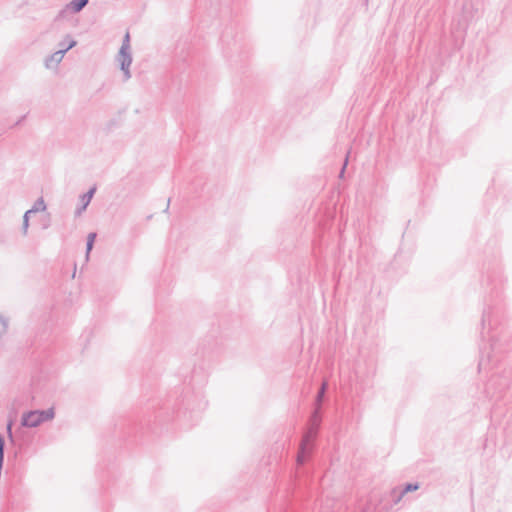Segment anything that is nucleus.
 I'll list each match as a JSON object with an SVG mask.
<instances>
[{"label": "nucleus", "instance_id": "obj_1", "mask_svg": "<svg viewBox=\"0 0 512 512\" xmlns=\"http://www.w3.org/2000/svg\"><path fill=\"white\" fill-rule=\"evenodd\" d=\"M320 423V408L315 407V410L313 411L309 420V427L307 431L304 433L299 447V452L297 455V464L299 466L305 463L307 456L310 454L312 450L313 441L317 436Z\"/></svg>", "mask_w": 512, "mask_h": 512}, {"label": "nucleus", "instance_id": "obj_2", "mask_svg": "<svg viewBox=\"0 0 512 512\" xmlns=\"http://www.w3.org/2000/svg\"><path fill=\"white\" fill-rule=\"evenodd\" d=\"M54 415V410L52 408L46 410L28 411L23 413L21 418V425L29 428L38 427L45 421L52 420Z\"/></svg>", "mask_w": 512, "mask_h": 512}, {"label": "nucleus", "instance_id": "obj_3", "mask_svg": "<svg viewBox=\"0 0 512 512\" xmlns=\"http://www.w3.org/2000/svg\"><path fill=\"white\" fill-rule=\"evenodd\" d=\"M117 61L120 64V69L124 73L125 80L130 79L131 78L130 66L132 63V55L130 53V50L120 48L118 55H117Z\"/></svg>", "mask_w": 512, "mask_h": 512}, {"label": "nucleus", "instance_id": "obj_4", "mask_svg": "<svg viewBox=\"0 0 512 512\" xmlns=\"http://www.w3.org/2000/svg\"><path fill=\"white\" fill-rule=\"evenodd\" d=\"M77 42L75 40H70L68 43V47L60 48L58 51L54 52L47 60H46V67H50V62H54L55 64H58L62 61L64 58L66 52L73 47H75Z\"/></svg>", "mask_w": 512, "mask_h": 512}, {"label": "nucleus", "instance_id": "obj_5", "mask_svg": "<svg viewBox=\"0 0 512 512\" xmlns=\"http://www.w3.org/2000/svg\"><path fill=\"white\" fill-rule=\"evenodd\" d=\"M96 192V187L90 188L85 194L81 195V206H79L75 210V215L80 216L87 208V206L90 204L91 199L93 198L94 194Z\"/></svg>", "mask_w": 512, "mask_h": 512}, {"label": "nucleus", "instance_id": "obj_6", "mask_svg": "<svg viewBox=\"0 0 512 512\" xmlns=\"http://www.w3.org/2000/svg\"><path fill=\"white\" fill-rule=\"evenodd\" d=\"M419 488V484L418 483H407L399 492L398 494L396 495L397 493V490L395 489L393 491V494H394V501L395 503L399 502L401 500V498L408 492H412V491H416L418 490Z\"/></svg>", "mask_w": 512, "mask_h": 512}, {"label": "nucleus", "instance_id": "obj_7", "mask_svg": "<svg viewBox=\"0 0 512 512\" xmlns=\"http://www.w3.org/2000/svg\"><path fill=\"white\" fill-rule=\"evenodd\" d=\"M89 0H72L68 4V8L72 10L74 13H79L84 9V7L88 4Z\"/></svg>", "mask_w": 512, "mask_h": 512}, {"label": "nucleus", "instance_id": "obj_8", "mask_svg": "<svg viewBox=\"0 0 512 512\" xmlns=\"http://www.w3.org/2000/svg\"><path fill=\"white\" fill-rule=\"evenodd\" d=\"M327 389H328V383L326 381H324L320 387V389L318 390V393L316 395V407H319L321 408V404L325 398V395H326V392H327Z\"/></svg>", "mask_w": 512, "mask_h": 512}, {"label": "nucleus", "instance_id": "obj_9", "mask_svg": "<svg viewBox=\"0 0 512 512\" xmlns=\"http://www.w3.org/2000/svg\"><path fill=\"white\" fill-rule=\"evenodd\" d=\"M46 210V204L43 200V198H39L35 201L33 207L31 209L28 210V213H36V212H40V211H44Z\"/></svg>", "mask_w": 512, "mask_h": 512}, {"label": "nucleus", "instance_id": "obj_10", "mask_svg": "<svg viewBox=\"0 0 512 512\" xmlns=\"http://www.w3.org/2000/svg\"><path fill=\"white\" fill-rule=\"evenodd\" d=\"M95 238H96V233H94V232L89 233L88 236H87V243H86V255H87V257L89 256V253H90V251L93 248Z\"/></svg>", "mask_w": 512, "mask_h": 512}, {"label": "nucleus", "instance_id": "obj_11", "mask_svg": "<svg viewBox=\"0 0 512 512\" xmlns=\"http://www.w3.org/2000/svg\"><path fill=\"white\" fill-rule=\"evenodd\" d=\"M31 213H28V210L25 212L23 216V224H22V233L23 235H27L28 227H29V215Z\"/></svg>", "mask_w": 512, "mask_h": 512}, {"label": "nucleus", "instance_id": "obj_12", "mask_svg": "<svg viewBox=\"0 0 512 512\" xmlns=\"http://www.w3.org/2000/svg\"><path fill=\"white\" fill-rule=\"evenodd\" d=\"M120 48L130 50V35L128 32L125 34Z\"/></svg>", "mask_w": 512, "mask_h": 512}, {"label": "nucleus", "instance_id": "obj_13", "mask_svg": "<svg viewBox=\"0 0 512 512\" xmlns=\"http://www.w3.org/2000/svg\"><path fill=\"white\" fill-rule=\"evenodd\" d=\"M70 40H73L69 35L65 37V39L59 43L60 48L68 47V43Z\"/></svg>", "mask_w": 512, "mask_h": 512}, {"label": "nucleus", "instance_id": "obj_14", "mask_svg": "<svg viewBox=\"0 0 512 512\" xmlns=\"http://www.w3.org/2000/svg\"><path fill=\"white\" fill-rule=\"evenodd\" d=\"M347 161H348V157H346L345 163H344V165L342 167V170L340 171V175H339L340 177H343V175H344L345 168H346V165H347Z\"/></svg>", "mask_w": 512, "mask_h": 512}, {"label": "nucleus", "instance_id": "obj_15", "mask_svg": "<svg viewBox=\"0 0 512 512\" xmlns=\"http://www.w3.org/2000/svg\"><path fill=\"white\" fill-rule=\"evenodd\" d=\"M0 321L2 322V324L4 326V329H6L7 328V321L2 316H0Z\"/></svg>", "mask_w": 512, "mask_h": 512}, {"label": "nucleus", "instance_id": "obj_16", "mask_svg": "<svg viewBox=\"0 0 512 512\" xmlns=\"http://www.w3.org/2000/svg\"><path fill=\"white\" fill-rule=\"evenodd\" d=\"M25 117H26V116L24 115V116H22L20 119H18V121L15 123V126L20 125V124H21V122L25 119Z\"/></svg>", "mask_w": 512, "mask_h": 512}, {"label": "nucleus", "instance_id": "obj_17", "mask_svg": "<svg viewBox=\"0 0 512 512\" xmlns=\"http://www.w3.org/2000/svg\"><path fill=\"white\" fill-rule=\"evenodd\" d=\"M8 434H9V437L12 438V431H11V426L8 425Z\"/></svg>", "mask_w": 512, "mask_h": 512}, {"label": "nucleus", "instance_id": "obj_18", "mask_svg": "<svg viewBox=\"0 0 512 512\" xmlns=\"http://www.w3.org/2000/svg\"><path fill=\"white\" fill-rule=\"evenodd\" d=\"M477 371L479 372L480 371V362L478 363L477 365Z\"/></svg>", "mask_w": 512, "mask_h": 512}]
</instances>
